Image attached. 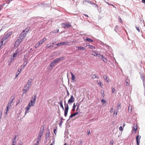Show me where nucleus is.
Masks as SVG:
<instances>
[{
    "instance_id": "de8ad7c7",
    "label": "nucleus",
    "mask_w": 145,
    "mask_h": 145,
    "mask_svg": "<svg viewBox=\"0 0 145 145\" xmlns=\"http://www.w3.org/2000/svg\"><path fill=\"white\" fill-rule=\"evenodd\" d=\"M118 29V26L117 25H116V27H115V28H114V31L116 32H117V30Z\"/></svg>"
},
{
    "instance_id": "79ce46f5",
    "label": "nucleus",
    "mask_w": 145,
    "mask_h": 145,
    "mask_svg": "<svg viewBox=\"0 0 145 145\" xmlns=\"http://www.w3.org/2000/svg\"><path fill=\"white\" fill-rule=\"evenodd\" d=\"M93 53L91 54V55H93L94 56H95V55H96V54H98L97 53H96L95 52H93Z\"/></svg>"
},
{
    "instance_id": "a878e982",
    "label": "nucleus",
    "mask_w": 145,
    "mask_h": 145,
    "mask_svg": "<svg viewBox=\"0 0 145 145\" xmlns=\"http://www.w3.org/2000/svg\"><path fill=\"white\" fill-rule=\"evenodd\" d=\"M50 135V132L49 131L48 132H47L46 133V138H48Z\"/></svg>"
},
{
    "instance_id": "0eeeda50",
    "label": "nucleus",
    "mask_w": 145,
    "mask_h": 145,
    "mask_svg": "<svg viewBox=\"0 0 145 145\" xmlns=\"http://www.w3.org/2000/svg\"><path fill=\"white\" fill-rule=\"evenodd\" d=\"M26 34V33H25V32H23V31L19 37L20 38L23 39L24 37H25Z\"/></svg>"
},
{
    "instance_id": "f8f14e48",
    "label": "nucleus",
    "mask_w": 145,
    "mask_h": 145,
    "mask_svg": "<svg viewBox=\"0 0 145 145\" xmlns=\"http://www.w3.org/2000/svg\"><path fill=\"white\" fill-rule=\"evenodd\" d=\"M44 125L41 126L40 129V130L39 133H43V131L44 130Z\"/></svg>"
},
{
    "instance_id": "c756f323",
    "label": "nucleus",
    "mask_w": 145,
    "mask_h": 145,
    "mask_svg": "<svg viewBox=\"0 0 145 145\" xmlns=\"http://www.w3.org/2000/svg\"><path fill=\"white\" fill-rule=\"evenodd\" d=\"M22 69L21 68L20 69H18V71H17L16 72V74H20V72L22 71Z\"/></svg>"
},
{
    "instance_id": "1a4fd4ad",
    "label": "nucleus",
    "mask_w": 145,
    "mask_h": 145,
    "mask_svg": "<svg viewBox=\"0 0 145 145\" xmlns=\"http://www.w3.org/2000/svg\"><path fill=\"white\" fill-rule=\"evenodd\" d=\"M27 63L28 60L27 59H26L24 61L23 65L21 66V68L22 69L27 64Z\"/></svg>"
},
{
    "instance_id": "473e14b6",
    "label": "nucleus",
    "mask_w": 145,
    "mask_h": 145,
    "mask_svg": "<svg viewBox=\"0 0 145 145\" xmlns=\"http://www.w3.org/2000/svg\"><path fill=\"white\" fill-rule=\"evenodd\" d=\"M88 46H89V48L90 49H95V46H93V45H89Z\"/></svg>"
},
{
    "instance_id": "e433bc0d",
    "label": "nucleus",
    "mask_w": 145,
    "mask_h": 145,
    "mask_svg": "<svg viewBox=\"0 0 145 145\" xmlns=\"http://www.w3.org/2000/svg\"><path fill=\"white\" fill-rule=\"evenodd\" d=\"M30 107H31V106L30 105H28L26 107V110L29 111Z\"/></svg>"
},
{
    "instance_id": "9b49d317",
    "label": "nucleus",
    "mask_w": 145,
    "mask_h": 145,
    "mask_svg": "<svg viewBox=\"0 0 145 145\" xmlns=\"http://www.w3.org/2000/svg\"><path fill=\"white\" fill-rule=\"evenodd\" d=\"M67 44V43L66 42H63L59 43L57 44V45L59 46L66 45Z\"/></svg>"
},
{
    "instance_id": "a18cd8bd",
    "label": "nucleus",
    "mask_w": 145,
    "mask_h": 145,
    "mask_svg": "<svg viewBox=\"0 0 145 145\" xmlns=\"http://www.w3.org/2000/svg\"><path fill=\"white\" fill-rule=\"evenodd\" d=\"M96 75L95 74H93L91 75V77L93 79L96 78Z\"/></svg>"
},
{
    "instance_id": "338daca9",
    "label": "nucleus",
    "mask_w": 145,
    "mask_h": 145,
    "mask_svg": "<svg viewBox=\"0 0 145 145\" xmlns=\"http://www.w3.org/2000/svg\"><path fill=\"white\" fill-rule=\"evenodd\" d=\"M137 141V145H139V143H140V141H138H138Z\"/></svg>"
},
{
    "instance_id": "e2e57ef3",
    "label": "nucleus",
    "mask_w": 145,
    "mask_h": 145,
    "mask_svg": "<svg viewBox=\"0 0 145 145\" xmlns=\"http://www.w3.org/2000/svg\"><path fill=\"white\" fill-rule=\"evenodd\" d=\"M16 135L14 136V137L13 139H12V140H14V141H16Z\"/></svg>"
},
{
    "instance_id": "f704fd0d",
    "label": "nucleus",
    "mask_w": 145,
    "mask_h": 145,
    "mask_svg": "<svg viewBox=\"0 0 145 145\" xmlns=\"http://www.w3.org/2000/svg\"><path fill=\"white\" fill-rule=\"evenodd\" d=\"M97 82L98 84H99V85L100 86L102 87L103 84L100 81L97 80Z\"/></svg>"
},
{
    "instance_id": "bf43d9fd",
    "label": "nucleus",
    "mask_w": 145,
    "mask_h": 145,
    "mask_svg": "<svg viewBox=\"0 0 145 145\" xmlns=\"http://www.w3.org/2000/svg\"><path fill=\"white\" fill-rule=\"evenodd\" d=\"M119 130L120 131H121L123 130V127L121 126H120L119 127Z\"/></svg>"
},
{
    "instance_id": "39448f33",
    "label": "nucleus",
    "mask_w": 145,
    "mask_h": 145,
    "mask_svg": "<svg viewBox=\"0 0 145 145\" xmlns=\"http://www.w3.org/2000/svg\"><path fill=\"white\" fill-rule=\"evenodd\" d=\"M30 87V85L27 84L24 87V88L23 90V94L26 93Z\"/></svg>"
},
{
    "instance_id": "b1692460",
    "label": "nucleus",
    "mask_w": 145,
    "mask_h": 145,
    "mask_svg": "<svg viewBox=\"0 0 145 145\" xmlns=\"http://www.w3.org/2000/svg\"><path fill=\"white\" fill-rule=\"evenodd\" d=\"M141 136L139 135H137L136 137V141H140V139L141 138Z\"/></svg>"
},
{
    "instance_id": "9d476101",
    "label": "nucleus",
    "mask_w": 145,
    "mask_h": 145,
    "mask_svg": "<svg viewBox=\"0 0 145 145\" xmlns=\"http://www.w3.org/2000/svg\"><path fill=\"white\" fill-rule=\"evenodd\" d=\"M46 40V38H44L40 40L38 42V43L39 44H42Z\"/></svg>"
},
{
    "instance_id": "6e6552de",
    "label": "nucleus",
    "mask_w": 145,
    "mask_h": 145,
    "mask_svg": "<svg viewBox=\"0 0 145 145\" xmlns=\"http://www.w3.org/2000/svg\"><path fill=\"white\" fill-rule=\"evenodd\" d=\"M9 37V36H8V35L7 34H6L4 36V37L2 38L1 42H3V41L7 39Z\"/></svg>"
},
{
    "instance_id": "7c9ffc66",
    "label": "nucleus",
    "mask_w": 145,
    "mask_h": 145,
    "mask_svg": "<svg viewBox=\"0 0 145 145\" xmlns=\"http://www.w3.org/2000/svg\"><path fill=\"white\" fill-rule=\"evenodd\" d=\"M30 28H27L25 29V30H24L23 31V32H25L27 34V33L28 31L29 30Z\"/></svg>"
},
{
    "instance_id": "4c0bfd02",
    "label": "nucleus",
    "mask_w": 145,
    "mask_h": 145,
    "mask_svg": "<svg viewBox=\"0 0 145 145\" xmlns=\"http://www.w3.org/2000/svg\"><path fill=\"white\" fill-rule=\"evenodd\" d=\"M95 56H97L99 57H101V58L102 57V56H103V55H101L100 54H96V55H95Z\"/></svg>"
},
{
    "instance_id": "09e8293b",
    "label": "nucleus",
    "mask_w": 145,
    "mask_h": 145,
    "mask_svg": "<svg viewBox=\"0 0 145 145\" xmlns=\"http://www.w3.org/2000/svg\"><path fill=\"white\" fill-rule=\"evenodd\" d=\"M40 45V44H38V42L35 45V47L36 48H37Z\"/></svg>"
},
{
    "instance_id": "6ab92c4d",
    "label": "nucleus",
    "mask_w": 145,
    "mask_h": 145,
    "mask_svg": "<svg viewBox=\"0 0 145 145\" xmlns=\"http://www.w3.org/2000/svg\"><path fill=\"white\" fill-rule=\"evenodd\" d=\"M101 59L103 60L104 62H107V59L105 57L103 56H102L101 57Z\"/></svg>"
},
{
    "instance_id": "a211bd4d",
    "label": "nucleus",
    "mask_w": 145,
    "mask_h": 145,
    "mask_svg": "<svg viewBox=\"0 0 145 145\" xmlns=\"http://www.w3.org/2000/svg\"><path fill=\"white\" fill-rule=\"evenodd\" d=\"M140 78L143 80V82H145V76L142 74H140Z\"/></svg>"
},
{
    "instance_id": "774afa93",
    "label": "nucleus",
    "mask_w": 145,
    "mask_h": 145,
    "mask_svg": "<svg viewBox=\"0 0 145 145\" xmlns=\"http://www.w3.org/2000/svg\"><path fill=\"white\" fill-rule=\"evenodd\" d=\"M12 1V0H8L7 1V3L9 4Z\"/></svg>"
},
{
    "instance_id": "2eb2a0df",
    "label": "nucleus",
    "mask_w": 145,
    "mask_h": 145,
    "mask_svg": "<svg viewBox=\"0 0 145 145\" xmlns=\"http://www.w3.org/2000/svg\"><path fill=\"white\" fill-rule=\"evenodd\" d=\"M78 103H77L76 104V105H75V103H74L73 105L72 106V110L73 112H74L75 110L76 107V106L77 105H78Z\"/></svg>"
},
{
    "instance_id": "412c9836",
    "label": "nucleus",
    "mask_w": 145,
    "mask_h": 145,
    "mask_svg": "<svg viewBox=\"0 0 145 145\" xmlns=\"http://www.w3.org/2000/svg\"><path fill=\"white\" fill-rule=\"evenodd\" d=\"M56 63H55V62L53 60L52 61V63L50 64V67H53L54 65Z\"/></svg>"
},
{
    "instance_id": "0e129e2a",
    "label": "nucleus",
    "mask_w": 145,
    "mask_h": 145,
    "mask_svg": "<svg viewBox=\"0 0 145 145\" xmlns=\"http://www.w3.org/2000/svg\"><path fill=\"white\" fill-rule=\"evenodd\" d=\"M112 93H114V92L115 91V89L114 88H112Z\"/></svg>"
},
{
    "instance_id": "7ed1b4c3",
    "label": "nucleus",
    "mask_w": 145,
    "mask_h": 145,
    "mask_svg": "<svg viewBox=\"0 0 145 145\" xmlns=\"http://www.w3.org/2000/svg\"><path fill=\"white\" fill-rule=\"evenodd\" d=\"M74 101V98L72 95L71 96L70 98L69 99L68 101V103L69 104H71V103Z\"/></svg>"
},
{
    "instance_id": "603ef678",
    "label": "nucleus",
    "mask_w": 145,
    "mask_h": 145,
    "mask_svg": "<svg viewBox=\"0 0 145 145\" xmlns=\"http://www.w3.org/2000/svg\"><path fill=\"white\" fill-rule=\"evenodd\" d=\"M103 78L105 79V80H106L107 79V76H106V75H103Z\"/></svg>"
},
{
    "instance_id": "4be33fe9",
    "label": "nucleus",
    "mask_w": 145,
    "mask_h": 145,
    "mask_svg": "<svg viewBox=\"0 0 145 145\" xmlns=\"http://www.w3.org/2000/svg\"><path fill=\"white\" fill-rule=\"evenodd\" d=\"M32 79L31 78L29 79L27 82V84L30 86L32 81Z\"/></svg>"
},
{
    "instance_id": "8fccbe9b",
    "label": "nucleus",
    "mask_w": 145,
    "mask_h": 145,
    "mask_svg": "<svg viewBox=\"0 0 145 145\" xmlns=\"http://www.w3.org/2000/svg\"><path fill=\"white\" fill-rule=\"evenodd\" d=\"M17 53H14L13 54V57H16V56H17Z\"/></svg>"
},
{
    "instance_id": "cd10ccee",
    "label": "nucleus",
    "mask_w": 145,
    "mask_h": 145,
    "mask_svg": "<svg viewBox=\"0 0 145 145\" xmlns=\"http://www.w3.org/2000/svg\"><path fill=\"white\" fill-rule=\"evenodd\" d=\"M53 47V46L52 45H50L49 44H48L46 46V48H52Z\"/></svg>"
},
{
    "instance_id": "680f3d73",
    "label": "nucleus",
    "mask_w": 145,
    "mask_h": 145,
    "mask_svg": "<svg viewBox=\"0 0 145 145\" xmlns=\"http://www.w3.org/2000/svg\"><path fill=\"white\" fill-rule=\"evenodd\" d=\"M57 129H56L55 128L54 129V134L56 135V133Z\"/></svg>"
},
{
    "instance_id": "58836bf2",
    "label": "nucleus",
    "mask_w": 145,
    "mask_h": 145,
    "mask_svg": "<svg viewBox=\"0 0 145 145\" xmlns=\"http://www.w3.org/2000/svg\"><path fill=\"white\" fill-rule=\"evenodd\" d=\"M88 3V0H84L83 1V3L84 5H86V3Z\"/></svg>"
},
{
    "instance_id": "423d86ee",
    "label": "nucleus",
    "mask_w": 145,
    "mask_h": 145,
    "mask_svg": "<svg viewBox=\"0 0 145 145\" xmlns=\"http://www.w3.org/2000/svg\"><path fill=\"white\" fill-rule=\"evenodd\" d=\"M65 57H60L57 58L54 60L55 62V63H56L60 60L62 59H64Z\"/></svg>"
},
{
    "instance_id": "aec40b11",
    "label": "nucleus",
    "mask_w": 145,
    "mask_h": 145,
    "mask_svg": "<svg viewBox=\"0 0 145 145\" xmlns=\"http://www.w3.org/2000/svg\"><path fill=\"white\" fill-rule=\"evenodd\" d=\"M69 109V107L68 104H65V110H68Z\"/></svg>"
},
{
    "instance_id": "864d4df0",
    "label": "nucleus",
    "mask_w": 145,
    "mask_h": 145,
    "mask_svg": "<svg viewBox=\"0 0 145 145\" xmlns=\"http://www.w3.org/2000/svg\"><path fill=\"white\" fill-rule=\"evenodd\" d=\"M135 28H136V29L137 30V31H138L139 32H140V30L139 29V28L138 27H137V26H136L135 27Z\"/></svg>"
},
{
    "instance_id": "4468645a",
    "label": "nucleus",
    "mask_w": 145,
    "mask_h": 145,
    "mask_svg": "<svg viewBox=\"0 0 145 145\" xmlns=\"http://www.w3.org/2000/svg\"><path fill=\"white\" fill-rule=\"evenodd\" d=\"M36 99V95H34L32 96L31 98V100L35 103Z\"/></svg>"
},
{
    "instance_id": "69168bd1",
    "label": "nucleus",
    "mask_w": 145,
    "mask_h": 145,
    "mask_svg": "<svg viewBox=\"0 0 145 145\" xmlns=\"http://www.w3.org/2000/svg\"><path fill=\"white\" fill-rule=\"evenodd\" d=\"M143 85L144 88V90L145 91V82H143Z\"/></svg>"
},
{
    "instance_id": "ea45409f",
    "label": "nucleus",
    "mask_w": 145,
    "mask_h": 145,
    "mask_svg": "<svg viewBox=\"0 0 145 145\" xmlns=\"http://www.w3.org/2000/svg\"><path fill=\"white\" fill-rule=\"evenodd\" d=\"M41 139V137H40L39 136H38L37 138V140H38L39 141H40Z\"/></svg>"
},
{
    "instance_id": "f3484780",
    "label": "nucleus",
    "mask_w": 145,
    "mask_h": 145,
    "mask_svg": "<svg viewBox=\"0 0 145 145\" xmlns=\"http://www.w3.org/2000/svg\"><path fill=\"white\" fill-rule=\"evenodd\" d=\"M35 103V102L31 100L29 103L28 105H29L31 106H34Z\"/></svg>"
},
{
    "instance_id": "c85d7f7f",
    "label": "nucleus",
    "mask_w": 145,
    "mask_h": 145,
    "mask_svg": "<svg viewBox=\"0 0 145 145\" xmlns=\"http://www.w3.org/2000/svg\"><path fill=\"white\" fill-rule=\"evenodd\" d=\"M137 127L136 126V127H133L132 129V131H135V133H136V131L137 130Z\"/></svg>"
},
{
    "instance_id": "a19ab883",
    "label": "nucleus",
    "mask_w": 145,
    "mask_h": 145,
    "mask_svg": "<svg viewBox=\"0 0 145 145\" xmlns=\"http://www.w3.org/2000/svg\"><path fill=\"white\" fill-rule=\"evenodd\" d=\"M118 109H120L121 108V106L120 104H118Z\"/></svg>"
},
{
    "instance_id": "f03ea898",
    "label": "nucleus",
    "mask_w": 145,
    "mask_h": 145,
    "mask_svg": "<svg viewBox=\"0 0 145 145\" xmlns=\"http://www.w3.org/2000/svg\"><path fill=\"white\" fill-rule=\"evenodd\" d=\"M22 40V39L20 38L19 37L17 40L15 42L14 46L16 47L18 46L20 44Z\"/></svg>"
},
{
    "instance_id": "5701e85b",
    "label": "nucleus",
    "mask_w": 145,
    "mask_h": 145,
    "mask_svg": "<svg viewBox=\"0 0 145 145\" xmlns=\"http://www.w3.org/2000/svg\"><path fill=\"white\" fill-rule=\"evenodd\" d=\"M71 74L72 75V80H74L75 78V76L74 74L71 72Z\"/></svg>"
},
{
    "instance_id": "2f4dec72",
    "label": "nucleus",
    "mask_w": 145,
    "mask_h": 145,
    "mask_svg": "<svg viewBox=\"0 0 145 145\" xmlns=\"http://www.w3.org/2000/svg\"><path fill=\"white\" fill-rule=\"evenodd\" d=\"M9 106L7 105V108H6V112H5V114H7V112H8V111L9 110Z\"/></svg>"
},
{
    "instance_id": "bb28decb",
    "label": "nucleus",
    "mask_w": 145,
    "mask_h": 145,
    "mask_svg": "<svg viewBox=\"0 0 145 145\" xmlns=\"http://www.w3.org/2000/svg\"><path fill=\"white\" fill-rule=\"evenodd\" d=\"M78 48V50H85V48L82 46H79L77 47Z\"/></svg>"
},
{
    "instance_id": "6e6d98bb",
    "label": "nucleus",
    "mask_w": 145,
    "mask_h": 145,
    "mask_svg": "<svg viewBox=\"0 0 145 145\" xmlns=\"http://www.w3.org/2000/svg\"><path fill=\"white\" fill-rule=\"evenodd\" d=\"M63 123V121H60V122L59 123V126H61V125Z\"/></svg>"
},
{
    "instance_id": "c03bdc74",
    "label": "nucleus",
    "mask_w": 145,
    "mask_h": 145,
    "mask_svg": "<svg viewBox=\"0 0 145 145\" xmlns=\"http://www.w3.org/2000/svg\"><path fill=\"white\" fill-rule=\"evenodd\" d=\"M16 141H14V140H12V145H15L16 144Z\"/></svg>"
},
{
    "instance_id": "49530a36",
    "label": "nucleus",
    "mask_w": 145,
    "mask_h": 145,
    "mask_svg": "<svg viewBox=\"0 0 145 145\" xmlns=\"http://www.w3.org/2000/svg\"><path fill=\"white\" fill-rule=\"evenodd\" d=\"M59 30L58 29L56 31H54L53 32H51L50 33H58L59 32Z\"/></svg>"
},
{
    "instance_id": "72a5a7b5",
    "label": "nucleus",
    "mask_w": 145,
    "mask_h": 145,
    "mask_svg": "<svg viewBox=\"0 0 145 145\" xmlns=\"http://www.w3.org/2000/svg\"><path fill=\"white\" fill-rule=\"evenodd\" d=\"M68 111L67 110H64V116L65 117L67 116Z\"/></svg>"
},
{
    "instance_id": "052dcab7",
    "label": "nucleus",
    "mask_w": 145,
    "mask_h": 145,
    "mask_svg": "<svg viewBox=\"0 0 145 145\" xmlns=\"http://www.w3.org/2000/svg\"><path fill=\"white\" fill-rule=\"evenodd\" d=\"M43 133H39L38 136H39L40 137H41L42 136V135H43Z\"/></svg>"
},
{
    "instance_id": "37998d69",
    "label": "nucleus",
    "mask_w": 145,
    "mask_h": 145,
    "mask_svg": "<svg viewBox=\"0 0 145 145\" xmlns=\"http://www.w3.org/2000/svg\"><path fill=\"white\" fill-rule=\"evenodd\" d=\"M76 106H77V108H76V111H77L79 109V104L78 103V104Z\"/></svg>"
},
{
    "instance_id": "ddd939ff",
    "label": "nucleus",
    "mask_w": 145,
    "mask_h": 145,
    "mask_svg": "<svg viewBox=\"0 0 145 145\" xmlns=\"http://www.w3.org/2000/svg\"><path fill=\"white\" fill-rule=\"evenodd\" d=\"M79 112H76L74 113V114H71V115L70 116V118H71L75 116L76 115H77L78 114H79Z\"/></svg>"
},
{
    "instance_id": "3c124183",
    "label": "nucleus",
    "mask_w": 145,
    "mask_h": 145,
    "mask_svg": "<svg viewBox=\"0 0 145 145\" xmlns=\"http://www.w3.org/2000/svg\"><path fill=\"white\" fill-rule=\"evenodd\" d=\"M12 34V32L10 31L7 34L10 37L11 35Z\"/></svg>"
},
{
    "instance_id": "c9c22d12",
    "label": "nucleus",
    "mask_w": 145,
    "mask_h": 145,
    "mask_svg": "<svg viewBox=\"0 0 145 145\" xmlns=\"http://www.w3.org/2000/svg\"><path fill=\"white\" fill-rule=\"evenodd\" d=\"M59 104L60 105V106L61 107H63V100H61L60 101V103H59Z\"/></svg>"
},
{
    "instance_id": "f257e3e1",
    "label": "nucleus",
    "mask_w": 145,
    "mask_h": 145,
    "mask_svg": "<svg viewBox=\"0 0 145 145\" xmlns=\"http://www.w3.org/2000/svg\"><path fill=\"white\" fill-rule=\"evenodd\" d=\"M61 25L65 29L69 28L71 26V24L67 23H63Z\"/></svg>"
},
{
    "instance_id": "4d7b16f0",
    "label": "nucleus",
    "mask_w": 145,
    "mask_h": 145,
    "mask_svg": "<svg viewBox=\"0 0 145 145\" xmlns=\"http://www.w3.org/2000/svg\"><path fill=\"white\" fill-rule=\"evenodd\" d=\"M125 82L126 83V86H128L129 85V83L127 81V80H125Z\"/></svg>"
},
{
    "instance_id": "13d9d810",
    "label": "nucleus",
    "mask_w": 145,
    "mask_h": 145,
    "mask_svg": "<svg viewBox=\"0 0 145 145\" xmlns=\"http://www.w3.org/2000/svg\"><path fill=\"white\" fill-rule=\"evenodd\" d=\"M101 101L102 103H104L106 102V100L104 99H102Z\"/></svg>"
},
{
    "instance_id": "5fc2aeb1",
    "label": "nucleus",
    "mask_w": 145,
    "mask_h": 145,
    "mask_svg": "<svg viewBox=\"0 0 145 145\" xmlns=\"http://www.w3.org/2000/svg\"><path fill=\"white\" fill-rule=\"evenodd\" d=\"M2 112L1 110H0V120L1 119L2 117Z\"/></svg>"
},
{
    "instance_id": "20e7f679",
    "label": "nucleus",
    "mask_w": 145,
    "mask_h": 145,
    "mask_svg": "<svg viewBox=\"0 0 145 145\" xmlns=\"http://www.w3.org/2000/svg\"><path fill=\"white\" fill-rule=\"evenodd\" d=\"M15 95L14 94H13L12 95L11 97L10 98V99L9 101V102H8V104L7 105H8L9 106H11V104L13 102V101L14 99L15 98Z\"/></svg>"
},
{
    "instance_id": "393cba45",
    "label": "nucleus",
    "mask_w": 145,
    "mask_h": 145,
    "mask_svg": "<svg viewBox=\"0 0 145 145\" xmlns=\"http://www.w3.org/2000/svg\"><path fill=\"white\" fill-rule=\"evenodd\" d=\"M86 40L88 41L89 42H93V40L92 39H91L89 38H86Z\"/></svg>"
},
{
    "instance_id": "dca6fc26",
    "label": "nucleus",
    "mask_w": 145,
    "mask_h": 145,
    "mask_svg": "<svg viewBox=\"0 0 145 145\" xmlns=\"http://www.w3.org/2000/svg\"><path fill=\"white\" fill-rule=\"evenodd\" d=\"M132 106L129 105L128 107V112L129 113H131L132 111Z\"/></svg>"
}]
</instances>
